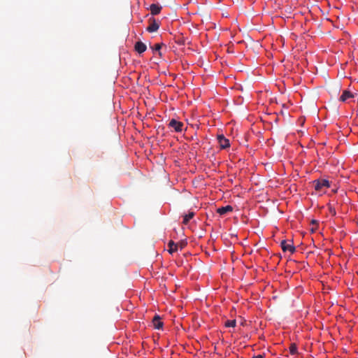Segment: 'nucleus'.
<instances>
[{
    "label": "nucleus",
    "instance_id": "0eeeda50",
    "mask_svg": "<svg viewBox=\"0 0 358 358\" xmlns=\"http://www.w3.org/2000/svg\"><path fill=\"white\" fill-rule=\"evenodd\" d=\"M162 7L159 4L152 3L150 6V10L152 15H158L161 10Z\"/></svg>",
    "mask_w": 358,
    "mask_h": 358
},
{
    "label": "nucleus",
    "instance_id": "f3484780",
    "mask_svg": "<svg viewBox=\"0 0 358 358\" xmlns=\"http://www.w3.org/2000/svg\"><path fill=\"white\" fill-rule=\"evenodd\" d=\"M252 358H264V357L261 355H259L257 356L253 357Z\"/></svg>",
    "mask_w": 358,
    "mask_h": 358
},
{
    "label": "nucleus",
    "instance_id": "f03ea898",
    "mask_svg": "<svg viewBox=\"0 0 358 358\" xmlns=\"http://www.w3.org/2000/svg\"><path fill=\"white\" fill-rule=\"evenodd\" d=\"M183 126L184 124L182 122L175 119L171 120L169 123V127L173 128L176 132H181L182 131Z\"/></svg>",
    "mask_w": 358,
    "mask_h": 358
},
{
    "label": "nucleus",
    "instance_id": "6ab92c4d",
    "mask_svg": "<svg viewBox=\"0 0 358 358\" xmlns=\"http://www.w3.org/2000/svg\"><path fill=\"white\" fill-rule=\"evenodd\" d=\"M312 223H313V224H317V221H316V220H312Z\"/></svg>",
    "mask_w": 358,
    "mask_h": 358
},
{
    "label": "nucleus",
    "instance_id": "39448f33",
    "mask_svg": "<svg viewBox=\"0 0 358 358\" xmlns=\"http://www.w3.org/2000/svg\"><path fill=\"white\" fill-rule=\"evenodd\" d=\"M280 245L284 252L289 251L292 254L295 252V247L292 244L287 243L285 240L281 241Z\"/></svg>",
    "mask_w": 358,
    "mask_h": 358
},
{
    "label": "nucleus",
    "instance_id": "4468645a",
    "mask_svg": "<svg viewBox=\"0 0 358 358\" xmlns=\"http://www.w3.org/2000/svg\"><path fill=\"white\" fill-rule=\"evenodd\" d=\"M163 45V43H156L152 48L153 50L157 51L159 55L161 56L162 53L160 52V49L162 48V46Z\"/></svg>",
    "mask_w": 358,
    "mask_h": 358
},
{
    "label": "nucleus",
    "instance_id": "f8f14e48",
    "mask_svg": "<svg viewBox=\"0 0 358 358\" xmlns=\"http://www.w3.org/2000/svg\"><path fill=\"white\" fill-rule=\"evenodd\" d=\"M194 216V212H189L187 214L184 215L182 223L184 224H187L189 221Z\"/></svg>",
    "mask_w": 358,
    "mask_h": 358
},
{
    "label": "nucleus",
    "instance_id": "423d86ee",
    "mask_svg": "<svg viewBox=\"0 0 358 358\" xmlns=\"http://www.w3.org/2000/svg\"><path fill=\"white\" fill-rule=\"evenodd\" d=\"M233 210V208L231 206L227 205L226 206H222L220 208H218L217 209V213L220 214V215H224L228 213H230Z\"/></svg>",
    "mask_w": 358,
    "mask_h": 358
},
{
    "label": "nucleus",
    "instance_id": "2eb2a0df",
    "mask_svg": "<svg viewBox=\"0 0 358 358\" xmlns=\"http://www.w3.org/2000/svg\"><path fill=\"white\" fill-rule=\"evenodd\" d=\"M289 352L292 355H295L297 352V347L294 343L291 344L289 347Z\"/></svg>",
    "mask_w": 358,
    "mask_h": 358
},
{
    "label": "nucleus",
    "instance_id": "9d476101",
    "mask_svg": "<svg viewBox=\"0 0 358 358\" xmlns=\"http://www.w3.org/2000/svg\"><path fill=\"white\" fill-rule=\"evenodd\" d=\"M353 97H354V94L352 92H350V91H348V90H344L343 92V94L341 96L339 100L341 101L345 102L349 99H351V98H353Z\"/></svg>",
    "mask_w": 358,
    "mask_h": 358
},
{
    "label": "nucleus",
    "instance_id": "1a4fd4ad",
    "mask_svg": "<svg viewBox=\"0 0 358 358\" xmlns=\"http://www.w3.org/2000/svg\"><path fill=\"white\" fill-rule=\"evenodd\" d=\"M152 324L155 329H160L163 327V322L161 321V317L156 315L152 319Z\"/></svg>",
    "mask_w": 358,
    "mask_h": 358
},
{
    "label": "nucleus",
    "instance_id": "7ed1b4c3",
    "mask_svg": "<svg viewBox=\"0 0 358 358\" xmlns=\"http://www.w3.org/2000/svg\"><path fill=\"white\" fill-rule=\"evenodd\" d=\"M150 25L147 27V31L150 33L157 31L159 28V23L154 17L149 19Z\"/></svg>",
    "mask_w": 358,
    "mask_h": 358
},
{
    "label": "nucleus",
    "instance_id": "20e7f679",
    "mask_svg": "<svg viewBox=\"0 0 358 358\" xmlns=\"http://www.w3.org/2000/svg\"><path fill=\"white\" fill-rule=\"evenodd\" d=\"M217 141L220 145V147L222 149H226L230 146L229 141V139L226 138L224 135H218L217 136Z\"/></svg>",
    "mask_w": 358,
    "mask_h": 358
},
{
    "label": "nucleus",
    "instance_id": "dca6fc26",
    "mask_svg": "<svg viewBox=\"0 0 358 358\" xmlns=\"http://www.w3.org/2000/svg\"><path fill=\"white\" fill-rule=\"evenodd\" d=\"M329 212L333 215H336V210L334 208H332L331 207L329 208Z\"/></svg>",
    "mask_w": 358,
    "mask_h": 358
},
{
    "label": "nucleus",
    "instance_id": "6e6552de",
    "mask_svg": "<svg viewBox=\"0 0 358 358\" xmlns=\"http://www.w3.org/2000/svg\"><path fill=\"white\" fill-rule=\"evenodd\" d=\"M134 48H135V50L137 52H138L139 54L144 52L147 49L145 44L141 41L136 42Z\"/></svg>",
    "mask_w": 358,
    "mask_h": 358
},
{
    "label": "nucleus",
    "instance_id": "a211bd4d",
    "mask_svg": "<svg viewBox=\"0 0 358 358\" xmlns=\"http://www.w3.org/2000/svg\"><path fill=\"white\" fill-rule=\"evenodd\" d=\"M184 245H185V243H180V248L182 249L184 247Z\"/></svg>",
    "mask_w": 358,
    "mask_h": 358
},
{
    "label": "nucleus",
    "instance_id": "f257e3e1",
    "mask_svg": "<svg viewBox=\"0 0 358 358\" xmlns=\"http://www.w3.org/2000/svg\"><path fill=\"white\" fill-rule=\"evenodd\" d=\"M315 190L322 191L323 188L329 187V182L327 180L322 179L313 182Z\"/></svg>",
    "mask_w": 358,
    "mask_h": 358
},
{
    "label": "nucleus",
    "instance_id": "9b49d317",
    "mask_svg": "<svg viewBox=\"0 0 358 358\" xmlns=\"http://www.w3.org/2000/svg\"><path fill=\"white\" fill-rule=\"evenodd\" d=\"M178 243H175L173 241H170L168 243V247L169 248V252L172 254L173 252L177 251L178 250Z\"/></svg>",
    "mask_w": 358,
    "mask_h": 358
},
{
    "label": "nucleus",
    "instance_id": "ddd939ff",
    "mask_svg": "<svg viewBox=\"0 0 358 358\" xmlns=\"http://www.w3.org/2000/svg\"><path fill=\"white\" fill-rule=\"evenodd\" d=\"M236 320H227L224 323V326L226 327H236Z\"/></svg>",
    "mask_w": 358,
    "mask_h": 358
}]
</instances>
